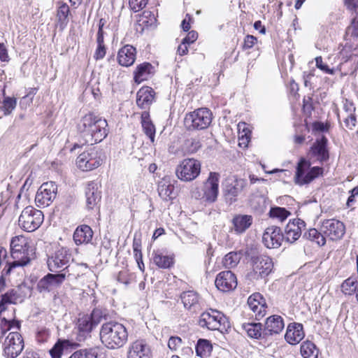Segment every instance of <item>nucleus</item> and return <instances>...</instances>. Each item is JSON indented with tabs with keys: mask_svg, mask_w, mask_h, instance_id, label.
Masks as SVG:
<instances>
[{
	"mask_svg": "<svg viewBox=\"0 0 358 358\" xmlns=\"http://www.w3.org/2000/svg\"><path fill=\"white\" fill-rule=\"evenodd\" d=\"M284 240L281 229L276 226L267 227L262 235V243L269 249L278 248Z\"/></svg>",
	"mask_w": 358,
	"mask_h": 358,
	"instance_id": "16",
	"label": "nucleus"
},
{
	"mask_svg": "<svg viewBox=\"0 0 358 358\" xmlns=\"http://www.w3.org/2000/svg\"><path fill=\"white\" fill-rule=\"evenodd\" d=\"M347 36L350 37V40L358 47V17H355L351 24L347 28Z\"/></svg>",
	"mask_w": 358,
	"mask_h": 358,
	"instance_id": "45",
	"label": "nucleus"
},
{
	"mask_svg": "<svg viewBox=\"0 0 358 358\" xmlns=\"http://www.w3.org/2000/svg\"><path fill=\"white\" fill-rule=\"evenodd\" d=\"M310 162L305 158H301L297 164L295 173V183L303 185L310 183L314 179L322 176L324 169L320 166L310 168Z\"/></svg>",
	"mask_w": 358,
	"mask_h": 358,
	"instance_id": "7",
	"label": "nucleus"
},
{
	"mask_svg": "<svg viewBox=\"0 0 358 358\" xmlns=\"http://www.w3.org/2000/svg\"><path fill=\"white\" fill-rule=\"evenodd\" d=\"M93 236V231L88 225H81L76 228L73 234V241L76 245L90 243Z\"/></svg>",
	"mask_w": 358,
	"mask_h": 358,
	"instance_id": "32",
	"label": "nucleus"
},
{
	"mask_svg": "<svg viewBox=\"0 0 358 358\" xmlns=\"http://www.w3.org/2000/svg\"><path fill=\"white\" fill-rule=\"evenodd\" d=\"M248 185L246 180L237 178L235 176L229 177L224 184L223 194L225 201L231 205L238 200Z\"/></svg>",
	"mask_w": 358,
	"mask_h": 358,
	"instance_id": "9",
	"label": "nucleus"
},
{
	"mask_svg": "<svg viewBox=\"0 0 358 358\" xmlns=\"http://www.w3.org/2000/svg\"><path fill=\"white\" fill-rule=\"evenodd\" d=\"M303 237L312 242H315L319 246H323L326 243V238L324 234L316 229H310L308 231L305 232Z\"/></svg>",
	"mask_w": 358,
	"mask_h": 358,
	"instance_id": "39",
	"label": "nucleus"
},
{
	"mask_svg": "<svg viewBox=\"0 0 358 358\" xmlns=\"http://www.w3.org/2000/svg\"><path fill=\"white\" fill-rule=\"evenodd\" d=\"M213 347L210 341L206 339H199L196 345V354L201 358L207 357L212 351Z\"/></svg>",
	"mask_w": 358,
	"mask_h": 358,
	"instance_id": "40",
	"label": "nucleus"
},
{
	"mask_svg": "<svg viewBox=\"0 0 358 358\" xmlns=\"http://www.w3.org/2000/svg\"><path fill=\"white\" fill-rule=\"evenodd\" d=\"M201 164L194 159H185L176 169L178 178L183 181H192L200 173Z\"/></svg>",
	"mask_w": 358,
	"mask_h": 358,
	"instance_id": "11",
	"label": "nucleus"
},
{
	"mask_svg": "<svg viewBox=\"0 0 358 358\" xmlns=\"http://www.w3.org/2000/svg\"><path fill=\"white\" fill-rule=\"evenodd\" d=\"M77 327L80 334L85 336L92 331L95 324L89 315H83L78 320Z\"/></svg>",
	"mask_w": 358,
	"mask_h": 358,
	"instance_id": "36",
	"label": "nucleus"
},
{
	"mask_svg": "<svg viewBox=\"0 0 358 358\" xmlns=\"http://www.w3.org/2000/svg\"><path fill=\"white\" fill-rule=\"evenodd\" d=\"M43 220L44 215L41 210L27 206L22 211L18 223L24 231L32 232L41 225Z\"/></svg>",
	"mask_w": 358,
	"mask_h": 358,
	"instance_id": "8",
	"label": "nucleus"
},
{
	"mask_svg": "<svg viewBox=\"0 0 358 358\" xmlns=\"http://www.w3.org/2000/svg\"><path fill=\"white\" fill-rule=\"evenodd\" d=\"M136 50L134 47L127 45L122 47L117 54V61L122 66H130L136 60Z\"/></svg>",
	"mask_w": 358,
	"mask_h": 358,
	"instance_id": "30",
	"label": "nucleus"
},
{
	"mask_svg": "<svg viewBox=\"0 0 358 358\" xmlns=\"http://www.w3.org/2000/svg\"><path fill=\"white\" fill-rule=\"evenodd\" d=\"M243 329L247 335L255 339H266L264 328L259 322H248L242 324Z\"/></svg>",
	"mask_w": 358,
	"mask_h": 358,
	"instance_id": "31",
	"label": "nucleus"
},
{
	"mask_svg": "<svg viewBox=\"0 0 358 358\" xmlns=\"http://www.w3.org/2000/svg\"><path fill=\"white\" fill-rule=\"evenodd\" d=\"M358 289V282L355 278L350 277L345 280L341 285L342 292L345 294L352 295L356 293Z\"/></svg>",
	"mask_w": 358,
	"mask_h": 358,
	"instance_id": "44",
	"label": "nucleus"
},
{
	"mask_svg": "<svg viewBox=\"0 0 358 358\" xmlns=\"http://www.w3.org/2000/svg\"><path fill=\"white\" fill-rule=\"evenodd\" d=\"M304 336L303 325L294 322L288 325L285 338L288 343L296 345L303 338Z\"/></svg>",
	"mask_w": 358,
	"mask_h": 358,
	"instance_id": "28",
	"label": "nucleus"
},
{
	"mask_svg": "<svg viewBox=\"0 0 358 358\" xmlns=\"http://www.w3.org/2000/svg\"><path fill=\"white\" fill-rule=\"evenodd\" d=\"M78 129L85 143L90 145L100 143L108 133L106 120L93 113H89L82 117Z\"/></svg>",
	"mask_w": 358,
	"mask_h": 358,
	"instance_id": "1",
	"label": "nucleus"
},
{
	"mask_svg": "<svg viewBox=\"0 0 358 358\" xmlns=\"http://www.w3.org/2000/svg\"><path fill=\"white\" fill-rule=\"evenodd\" d=\"M127 358H151V351L146 341L136 340L131 343L127 352Z\"/></svg>",
	"mask_w": 358,
	"mask_h": 358,
	"instance_id": "23",
	"label": "nucleus"
},
{
	"mask_svg": "<svg viewBox=\"0 0 358 358\" xmlns=\"http://www.w3.org/2000/svg\"><path fill=\"white\" fill-rule=\"evenodd\" d=\"M328 140L324 136L316 139L310 147V153L315 157L320 163L327 162L329 158V153L327 148Z\"/></svg>",
	"mask_w": 358,
	"mask_h": 358,
	"instance_id": "22",
	"label": "nucleus"
},
{
	"mask_svg": "<svg viewBox=\"0 0 358 358\" xmlns=\"http://www.w3.org/2000/svg\"><path fill=\"white\" fill-rule=\"evenodd\" d=\"M4 96L0 110L3 111L4 115H10L17 106V99L15 97L5 96V90H1Z\"/></svg>",
	"mask_w": 358,
	"mask_h": 358,
	"instance_id": "41",
	"label": "nucleus"
},
{
	"mask_svg": "<svg viewBox=\"0 0 358 358\" xmlns=\"http://www.w3.org/2000/svg\"><path fill=\"white\" fill-rule=\"evenodd\" d=\"M303 358H318L319 349L315 344L310 341H303L300 348Z\"/></svg>",
	"mask_w": 358,
	"mask_h": 358,
	"instance_id": "37",
	"label": "nucleus"
},
{
	"mask_svg": "<svg viewBox=\"0 0 358 358\" xmlns=\"http://www.w3.org/2000/svg\"><path fill=\"white\" fill-rule=\"evenodd\" d=\"M252 269L246 278L250 281L265 278L272 271L273 263L272 259L266 255H252L250 257Z\"/></svg>",
	"mask_w": 358,
	"mask_h": 358,
	"instance_id": "6",
	"label": "nucleus"
},
{
	"mask_svg": "<svg viewBox=\"0 0 358 358\" xmlns=\"http://www.w3.org/2000/svg\"><path fill=\"white\" fill-rule=\"evenodd\" d=\"M107 315L108 313H106V310L99 308H94L91 315H90L95 326L100 323L103 320H106Z\"/></svg>",
	"mask_w": 358,
	"mask_h": 358,
	"instance_id": "49",
	"label": "nucleus"
},
{
	"mask_svg": "<svg viewBox=\"0 0 358 358\" xmlns=\"http://www.w3.org/2000/svg\"><path fill=\"white\" fill-rule=\"evenodd\" d=\"M180 299L187 310L194 313L200 309V296L196 292L193 290L183 292L180 294Z\"/></svg>",
	"mask_w": 358,
	"mask_h": 358,
	"instance_id": "26",
	"label": "nucleus"
},
{
	"mask_svg": "<svg viewBox=\"0 0 358 358\" xmlns=\"http://www.w3.org/2000/svg\"><path fill=\"white\" fill-rule=\"evenodd\" d=\"M101 343L108 349H118L127 341L128 332L126 327L117 322H107L100 329Z\"/></svg>",
	"mask_w": 358,
	"mask_h": 358,
	"instance_id": "2",
	"label": "nucleus"
},
{
	"mask_svg": "<svg viewBox=\"0 0 358 358\" xmlns=\"http://www.w3.org/2000/svg\"><path fill=\"white\" fill-rule=\"evenodd\" d=\"M153 66L149 62H144L137 66L134 71V80L137 83L147 80L152 73Z\"/></svg>",
	"mask_w": 358,
	"mask_h": 358,
	"instance_id": "34",
	"label": "nucleus"
},
{
	"mask_svg": "<svg viewBox=\"0 0 358 358\" xmlns=\"http://www.w3.org/2000/svg\"><path fill=\"white\" fill-rule=\"evenodd\" d=\"M305 227V222L299 218L290 220L285 228L284 239L291 243L295 242L301 236L302 229Z\"/></svg>",
	"mask_w": 358,
	"mask_h": 358,
	"instance_id": "21",
	"label": "nucleus"
},
{
	"mask_svg": "<svg viewBox=\"0 0 358 358\" xmlns=\"http://www.w3.org/2000/svg\"><path fill=\"white\" fill-rule=\"evenodd\" d=\"M155 91L150 87L141 88L136 94V104L142 109H148L154 101Z\"/></svg>",
	"mask_w": 358,
	"mask_h": 358,
	"instance_id": "29",
	"label": "nucleus"
},
{
	"mask_svg": "<svg viewBox=\"0 0 358 358\" xmlns=\"http://www.w3.org/2000/svg\"><path fill=\"white\" fill-rule=\"evenodd\" d=\"M57 186L54 182L43 183L38 189L35 202L38 207L48 206L56 198Z\"/></svg>",
	"mask_w": 358,
	"mask_h": 358,
	"instance_id": "13",
	"label": "nucleus"
},
{
	"mask_svg": "<svg viewBox=\"0 0 358 358\" xmlns=\"http://www.w3.org/2000/svg\"><path fill=\"white\" fill-rule=\"evenodd\" d=\"M10 253L13 262L8 265L15 268L27 265L34 255L33 249L23 236H15L10 241Z\"/></svg>",
	"mask_w": 358,
	"mask_h": 358,
	"instance_id": "3",
	"label": "nucleus"
},
{
	"mask_svg": "<svg viewBox=\"0 0 358 358\" xmlns=\"http://www.w3.org/2000/svg\"><path fill=\"white\" fill-rule=\"evenodd\" d=\"M343 110L346 115H355L356 108L352 101L345 99L343 101Z\"/></svg>",
	"mask_w": 358,
	"mask_h": 358,
	"instance_id": "58",
	"label": "nucleus"
},
{
	"mask_svg": "<svg viewBox=\"0 0 358 358\" xmlns=\"http://www.w3.org/2000/svg\"><path fill=\"white\" fill-rule=\"evenodd\" d=\"M97 182L90 181L85 189L86 207L88 210L94 209L101 201V192Z\"/></svg>",
	"mask_w": 358,
	"mask_h": 358,
	"instance_id": "24",
	"label": "nucleus"
},
{
	"mask_svg": "<svg viewBox=\"0 0 358 358\" xmlns=\"http://www.w3.org/2000/svg\"><path fill=\"white\" fill-rule=\"evenodd\" d=\"M141 126L145 134L150 139L152 143L155 141V127L150 118V113L145 110L141 113Z\"/></svg>",
	"mask_w": 358,
	"mask_h": 358,
	"instance_id": "33",
	"label": "nucleus"
},
{
	"mask_svg": "<svg viewBox=\"0 0 358 358\" xmlns=\"http://www.w3.org/2000/svg\"><path fill=\"white\" fill-rule=\"evenodd\" d=\"M247 303L249 309L253 313L252 317H254L256 320H260L265 316L266 303L260 293L256 292L250 296Z\"/></svg>",
	"mask_w": 358,
	"mask_h": 358,
	"instance_id": "17",
	"label": "nucleus"
},
{
	"mask_svg": "<svg viewBox=\"0 0 358 358\" xmlns=\"http://www.w3.org/2000/svg\"><path fill=\"white\" fill-rule=\"evenodd\" d=\"M219 178L220 175L217 173H210L202 187L205 201L213 203L216 201L218 195Z\"/></svg>",
	"mask_w": 358,
	"mask_h": 358,
	"instance_id": "18",
	"label": "nucleus"
},
{
	"mask_svg": "<svg viewBox=\"0 0 358 358\" xmlns=\"http://www.w3.org/2000/svg\"><path fill=\"white\" fill-rule=\"evenodd\" d=\"M290 215V213L282 207H273L271 208L269 211V215L271 217L276 218L280 222H283Z\"/></svg>",
	"mask_w": 358,
	"mask_h": 358,
	"instance_id": "48",
	"label": "nucleus"
},
{
	"mask_svg": "<svg viewBox=\"0 0 358 358\" xmlns=\"http://www.w3.org/2000/svg\"><path fill=\"white\" fill-rule=\"evenodd\" d=\"M212 120L211 111L207 108H201L186 114L184 123L189 131L202 130L208 127Z\"/></svg>",
	"mask_w": 358,
	"mask_h": 358,
	"instance_id": "5",
	"label": "nucleus"
},
{
	"mask_svg": "<svg viewBox=\"0 0 358 358\" xmlns=\"http://www.w3.org/2000/svg\"><path fill=\"white\" fill-rule=\"evenodd\" d=\"M315 63L317 68L322 71L324 73L329 75L334 74V69L333 68H329V66L327 64H324L323 62L322 57H317L315 58Z\"/></svg>",
	"mask_w": 358,
	"mask_h": 358,
	"instance_id": "51",
	"label": "nucleus"
},
{
	"mask_svg": "<svg viewBox=\"0 0 358 358\" xmlns=\"http://www.w3.org/2000/svg\"><path fill=\"white\" fill-rule=\"evenodd\" d=\"M198 323L201 328L211 331H222L229 327L227 317L221 312L214 309H209L202 313Z\"/></svg>",
	"mask_w": 358,
	"mask_h": 358,
	"instance_id": "4",
	"label": "nucleus"
},
{
	"mask_svg": "<svg viewBox=\"0 0 358 358\" xmlns=\"http://www.w3.org/2000/svg\"><path fill=\"white\" fill-rule=\"evenodd\" d=\"M157 191L159 196L165 201L172 199L174 196V186L166 179H163L158 183Z\"/></svg>",
	"mask_w": 358,
	"mask_h": 358,
	"instance_id": "35",
	"label": "nucleus"
},
{
	"mask_svg": "<svg viewBox=\"0 0 358 358\" xmlns=\"http://www.w3.org/2000/svg\"><path fill=\"white\" fill-rule=\"evenodd\" d=\"M198 38V34L195 31H189L187 35L182 39L183 43L189 45L194 43Z\"/></svg>",
	"mask_w": 358,
	"mask_h": 358,
	"instance_id": "64",
	"label": "nucleus"
},
{
	"mask_svg": "<svg viewBox=\"0 0 358 358\" xmlns=\"http://www.w3.org/2000/svg\"><path fill=\"white\" fill-rule=\"evenodd\" d=\"M148 2V0H129V4L131 9L136 13L144 8Z\"/></svg>",
	"mask_w": 358,
	"mask_h": 358,
	"instance_id": "52",
	"label": "nucleus"
},
{
	"mask_svg": "<svg viewBox=\"0 0 358 358\" xmlns=\"http://www.w3.org/2000/svg\"><path fill=\"white\" fill-rule=\"evenodd\" d=\"M284 327L283 319L280 315H274L268 317L264 325L266 338L270 336L280 334L283 330Z\"/></svg>",
	"mask_w": 358,
	"mask_h": 358,
	"instance_id": "27",
	"label": "nucleus"
},
{
	"mask_svg": "<svg viewBox=\"0 0 358 358\" xmlns=\"http://www.w3.org/2000/svg\"><path fill=\"white\" fill-rule=\"evenodd\" d=\"M71 255L69 250L64 248L58 249L48 259V266L52 272H59L69 267Z\"/></svg>",
	"mask_w": 358,
	"mask_h": 358,
	"instance_id": "12",
	"label": "nucleus"
},
{
	"mask_svg": "<svg viewBox=\"0 0 358 358\" xmlns=\"http://www.w3.org/2000/svg\"><path fill=\"white\" fill-rule=\"evenodd\" d=\"M320 231L331 241H338L343 238L345 233L344 224L337 220H325L322 222Z\"/></svg>",
	"mask_w": 358,
	"mask_h": 358,
	"instance_id": "14",
	"label": "nucleus"
},
{
	"mask_svg": "<svg viewBox=\"0 0 358 358\" xmlns=\"http://www.w3.org/2000/svg\"><path fill=\"white\" fill-rule=\"evenodd\" d=\"M21 327L20 322L14 319L8 320L3 317L1 320V330L6 333L10 329L20 330Z\"/></svg>",
	"mask_w": 358,
	"mask_h": 358,
	"instance_id": "46",
	"label": "nucleus"
},
{
	"mask_svg": "<svg viewBox=\"0 0 358 358\" xmlns=\"http://www.w3.org/2000/svg\"><path fill=\"white\" fill-rule=\"evenodd\" d=\"M70 346L68 340H58L54 346L50 350V355L52 358H61L64 349Z\"/></svg>",
	"mask_w": 358,
	"mask_h": 358,
	"instance_id": "43",
	"label": "nucleus"
},
{
	"mask_svg": "<svg viewBox=\"0 0 358 358\" xmlns=\"http://www.w3.org/2000/svg\"><path fill=\"white\" fill-rule=\"evenodd\" d=\"M2 296L8 301V303H17L20 301V294L15 289H11L2 294Z\"/></svg>",
	"mask_w": 358,
	"mask_h": 358,
	"instance_id": "53",
	"label": "nucleus"
},
{
	"mask_svg": "<svg viewBox=\"0 0 358 358\" xmlns=\"http://www.w3.org/2000/svg\"><path fill=\"white\" fill-rule=\"evenodd\" d=\"M84 358H103L102 353L97 348L83 350Z\"/></svg>",
	"mask_w": 358,
	"mask_h": 358,
	"instance_id": "56",
	"label": "nucleus"
},
{
	"mask_svg": "<svg viewBox=\"0 0 358 358\" xmlns=\"http://www.w3.org/2000/svg\"><path fill=\"white\" fill-rule=\"evenodd\" d=\"M239 136L249 137L251 136V131L245 122H239L238 124Z\"/></svg>",
	"mask_w": 358,
	"mask_h": 358,
	"instance_id": "59",
	"label": "nucleus"
},
{
	"mask_svg": "<svg viewBox=\"0 0 358 358\" xmlns=\"http://www.w3.org/2000/svg\"><path fill=\"white\" fill-rule=\"evenodd\" d=\"M216 287L222 292H229L237 286V279L231 271H224L219 273L215 278Z\"/></svg>",
	"mask_w": 358,
	"mask_h": 358,
	"instance_id": "19",
	"label": "nucleus"
},
{
	"mask_svg": "<svg viewBox=\"0 0 358 358\" xmlns=\"http://www.w3.org/2000/svg\"><path fill=\"white\" fill-rule=\"evenodd\" d=\"M185 149L188 152H196L201 146L199 140L195 138H190L185 141Z\"/></svg>",
	"mask_w": 358,
	"mask_h": 358,
	"instance_id": "50",
	"label": "nucleus"
},
{
	"mask_svg": "<svg viewBox=\"0 0 358 358\" xmlns=\"http://www.w3.org/2000/svg\"><path fill=\"white\" fill-rule=\"evenodd\" d=\"M257 38L252 35H247L244 38L243 49H250L257 43Z\"/></svg>",
	"mask_w": 358,
	"mask_h": 358,
	"instance_id": "60",
	"label": "nucleus"
},
{
	"mask_svg": "<svg viewBox=\"0 0 358 358\" xmlns=\"http://www.w3.org/2000/svg\"><path fill=\"white\" fill-rule=\"evenodd\" d=\"M264 202V198L263 196H258L251 201L250 205L255 210L262 212L265 208Z\"/></svg>",
	"mask_w": 358,
	"mask_h": 358,
	"instance_id": "54",
	"label": "nucleus"
},
{
	"mask_svg": "<svg viewBox=\"0 0 358 358\" xmlns=\"http://www.w3.org/2000/svg\"><path fill=\"white\" fill-rule=\"evenodd\" d=\"M0 60L3 62H8L10 57L8 53L6 46L3 43L0 42Z\"/></svg>",
	"mask_w": 358,
	"mask_h": 358,
	"instance_id": "63",
	"label": "nucleus"
},
{
	"mask_svg": "<svg viewBox=\"0 0 358 358\" xmlns=\"http://www.w3.org/2000/svg\"><path fill=\"white\" fill-rule=\"evenodd\" d=\"M253 217L250 215L236 214L232 220V229L236 234L245 233L252 224Z\"/></svg>",
	"mask_w": 358,
	"mask_h": 358,
	"instance_id": "25",
	"label": "nucleus"
},
{
	"mask_svg": "<svg viewBox=\"0 0 358 358\" xmlns=\"http://www.w3.org/2000/svg\"><path fill=\"white\" fill-rule=\"evenodd\" d=\"M182 339L178 336H171L168 342V346L172 351H176L182 345Z\"/></svg>",
	"mask_w": 358,
	"mask_h": 358,
	"instance_id": "57",
	"label": "nucleus"
},
{
	"mask_svg": "<svg viewBox=\"0 0 358 358\" xmlns=\"http://www.w3.org/2000/svg\"><path fill=\"white\" fill-rule=\"evenodd\" d=\"M154 263L161 268H168L173 264V258L169 255H165L159 251H154L152 253Z\"/></svg>",
	"mask_w": 358,
	"mask_h": 358,
	"instance_id": "38",
	"label": "nucleus"
},
{
	"mask_svg": "<svg viewBox=\"0 0 358 358\" xmlns=\"http://www.w3.org/2000/svg\"><path fill=\"white\" fill-rule=\"evenodd\" d=\"M241 259V255L236 252H231L227 254L223 259L224 266L227 268L235 267Z\"/></svg>",
	"mask_w": 358,
	"mask_h": 358,
	"instance_id": "47",
	"label": "nucleus"
},
{
	"mask_svg": "<svg viewBox=\"0 0 358 358\" xmlns=\"http://www.w3.org/2000/svg\"><path fill=\"white\" fill-rule=\"evenodd\" d=\"M65 274L49 273L41 278L37 284V289L39 292H49L59 287L65 279Z\"/></svg>",
	"mask_w": 358,
	"mask_h": 358,
	"instance_id": "20",
	"label": "nucleus"
},
{
	"mask_svg": "<svg viewBox=\"0 0 358 358\" xmlns=\"http://www.w3.org/2000/svg\"><path fill=\"white\" fill-rule=\"evenodd\" d=\"M69 13H70V9H69V6L66 3H62L58 7L57 17L58 19V22L59 24V26L62 28H64L67 25V24L69 22Z\"/></svg>",
	"mask_w": 358,
	"mask_h": 358,
	"instance_id": "42",
	"label": "nucleus"
},
{
	"mask_svg": "<svg viewBox=\"0 0 358 358\" xmlns=\"http://www.w3.org/2000/svg\"><path fill=\"white\" fill-rule=\"evenodd\" d=\"M356 115H346V117L344 118V124L345 127L349 129H353V128L356 126Z\"/></svg>",
	"mask_w": 358,
	"mask_h": 358,
	"instance_id": "61",
	"label": "nucleus"
},
{
	"mask_svg": "<svg viewBox=\"0 0 358 358\" xmlns=\"http://www.w3.org/2000/svg\"><path fill=\"white\" fill-rule=\"evenodd\" d=\"M106 53V48L105 45H97L96 49L94 54V58L95 60L102 59Z\"/></svg>",
	"mask_w": 358,
	"mask_h": 358,
	"instance_id": "62",
	"label": "nucleus"
},
{
	"mask_svg": "<svg viewBox=\"0 0 358 358\" xmlns=\"http://www.w3.org/2000/svg\"><path fill=\"white\" fill-rule=\"evenodd\" d=\"M3 355L6 358H16L24 349V341L17 331H12L6 336L3 343Z\"/></svg>",
	"mask_w": 358,
	"mask_h": 358,
	"instance_id": "10",
	"label": "nucleus"
},
{
	"mask_svg": "<svg viewBox=\"0 0 358 358\" xmlns=\"http://www.w3.org/2000/svg\"><path fill=\"white\" fill-rule=\"evenodd\" d=\"M50 331L46 328H42L39 329L36 333V340L38 343H45L50 338Z\"/></svg>",
	"mask_w": 358,
	"mask_h": 358,
	"instance_id": "55",
	"label": "nucleus"
},
{
	"mask_svg": "<svg viewBox=\"0 0 358 358\" xmlns=\"http://www.w3.org/2000/svg\"><path fill=\"white\" fill-rule=\"evenodd\" d=\"M102 163V159L99 152L94 149L84 152L76 159L79 169L83 171H88L99 167Z\"/></svg>",
	"mask_w": 358,
	"mask_h": 358,
	"instance_id": "15",
	"label": "nucleus"
}]
</instances>
